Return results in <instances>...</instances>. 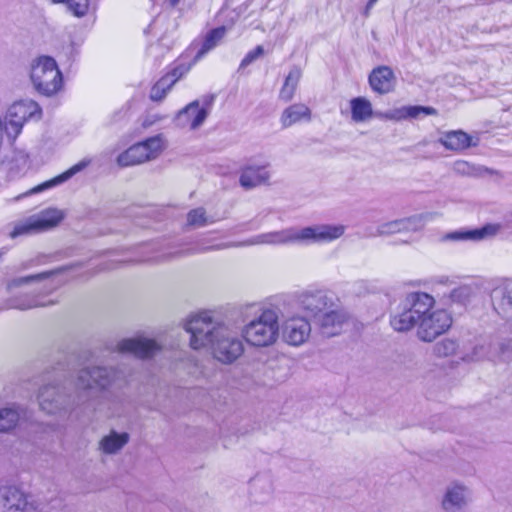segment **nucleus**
Wrapping results in <instances>:
<instances>
[{"label":"nucleus","mask_w":512,"mask_h":512,"mask_svg":"<svg viewBox=\"0 0 512 512\" xmlns=\"http://www.w3.org/2000/svg\"><path fill=\"white\" fill-rule=\"evenodd\" d=\"M348 313L339 308L335 302V306L326 310L320 317H318V324L322 334L330 337L337 335L342 325L348 320Z\"/></svg>","instance_id":"nucleus-18"},{"label":"nucleus","mask_w":512,"mask_h":512,"mask_svg":"<svg viewBox=\"0 0 512 512\" xmlns=\"http://www.w3.org/2000/svg\"><path fill=\"white\" fill-rule=\"evenodd\" d=\"M452 324L451 315L444 309L431 311L419 322L417 336L424 342H432L445 333Z\"/></svg>","instance_id":"nucleus-11"},{"label":"nucleus","mask_w":512,"mask_h":512,"mask_svg":"<svg viewBox=\"0 0 512 512\" xmlns=\"http://www.w3.org/2000/svg\"><path fill=\"white\" fill-rule=\"evenodd\" d=\"M76 265H66L59 268L44 271L37 274L13 278L7 283V290L9 293H14L17 289H23L17 295L8 298L0 310L18 309L28 310L40 306H45L47 303L44 298L51 292L52 287H48L43 282L53 275L60 274L74 268Z\"/></svg>","instance_id":"nucleus-3"},{"label":"nucleus","mask_w":512,"mask_h":512,"mask_svg":"<svg viewBox=\"0 0 512 512\" xmlns=\"http://www.w3.org/2000/svg\"><path fill=\"white\" fill-rule=\"evenodd\" d=\"M1 503L8 512H24L28 507L25 495L15 487L0 491Z\"/></svg>","instance_id":"nucleus-27"},{"label":"nucleus","mask_w":512,"mask_h":512,"mask_svg":"<svg viewBox=\"0 0 512 512\" xmlns=\"http://www.w3.org/2000/svg\"><path fill=\"white\" fill-rule=\"evenodd\" d=\"M161 150L162 139L160 135L153 136L129 147L118 156L117 163L122 167L141 164L156 158Z\"/></svg>","instance_id":"nucleus-8"},{"label":"nucleus","mask_w":512,"mask_h":512,"mask_svg":"<svg viewBox=\"0 0 512 512\" xmlns=\"http://www.w3.org/2000/svg\"><path fill=\"white\" fill-rule=\"evenodd\" d=\"M42 110L33 100L25 99L14 102L7 110L3 127L8 138L15 140L21 133L25 122L41 117Z\"/></svg>","instance_id":"nucleus-7"},{"label":"nucleus","mask_w":512,"mask_h":512,"mask_svg":"<svg viewBox=\"0 0 512 512\" xmlns=\"http://www.w3.org/2000/svg\"><path fill=\"white\" fill-rule=\"evenodd\" d=\"M368 82L374 92L388 94L395 88L396 76L389 66L382 65L371 71Z\"/></svg>","instance_id":"nucleus-21"},{"label":"nucleus","mask_w":512,"mask_h":512,"mask_svg":"<svg viewBox=\"0 0 512 512\" xmlns=\"http://www.w3.org/2000/svg\"><path fill=\"white\" fill-rule=\"evenodd\" d=\"M183 328L190 334L192 349L210 347L214 358L224 364L233 363L244 351L238 333L212 311L191 315Z\"/></svg>","instance_id":"nucleus-2"},{"label":"nucleus","mask_w":512,"mask_h":512,"mask_svg":"<svg viewBox=\"0 0 512 512\" xmlns=\"http://www.w3.org/2000/svg\"><path fill=\"white\" fill-rule=\"evenodd\" d=\"M428 217V214H420L386 222L378 227L377 233L378 235H389L403 231H417L424 226Z\"/></svg>","instance_id":"nucleus-19"},{"label":"nucleus","mask_w":512,"mask_h":512,"mask_svg":"<svg viewBox=\"0 0 512 512\" xmlns=\"http://www.w3.org/2000/svg\"><path fill=\"white\" fill-rule=\"evenodd\" d=\"M179 1L180 0H169V4L170 6L175 7L179 3Z\"/></svg>","instance_id":"nucleus-46"},{"label":"nucleus","mask_w":512,"mask_h":512,"mask_svg":"<svg viewBox=\"0 0 512 512\" xmlns=\"http://www.w3.org/2000/svg\"><path fill=\"white\" fill-rule=\"evenodd\" d=\"M473 288L469 285H462L450 292V299L454 303L466 304L473 295Z\"/></svg>","instance_id":"nucleus-39"},{"label":"nucleus","mask_w":512,"mask_h":512,"mask_svg":"<svg viewBox=\"0 0 512 512\" xmlns=\"http://www.w3.org/2000/svg\"><path fill=\"white\" fill-rule=\"evenodd\" d=\"M264 54V48L257 45L253 50L249 51L242 59L239 69L246 68Z\"/></svg>","instance_id":"nucleus-41"},{"label":"nucleus","mask_w":512,"mask_h":512,"mask_svg":"<svg viewBox=\"0 0 512 512\" xmlns=\"http://www.w3.org/2000/svg\"><path fill=\"white\" fill-rule=\"evenodd\" d=\"M71 368L69 363L58 362L53 367L48 383L38 393V402L42 411L51 415L67 414L74 408L87 405L96 409L98 398L111 402H120L113 391L120 388L123 382L121 372L115 368L103 366L87 367L79 370L77 378H68Z\"/></svg>","instance_id":"nucleus-1"},{"label":"nucleus","mask_w":512,"mask_h":512,"mask_svg":"<svg viewBox=\"0 0 512 512\" xmlns=\"http://www.w3.org/2000/svg\"><path fill=\"white\" fill-rule=\"evenodd\" d=\"M213 222L214 220L206 215L205 209L198 207L188 212L186 226L190 228H199Z\"/></svg>","instance_id":"nucleus-36"},{"label":"nucleus","mask_w":512,"mask_h":512,"mask_svg":"<svg viewBox=\"0 0 512 512\" xmlns=\"http://www.w3.org/2000/svg\"><path fill=\"white\" fill-rule=\"evenodd\" d=\"M512 340L510 339H502L497 340L496 342H484L482 344H476L472 350L471 354H467L464 357V360L468 361H478L484 358L492 359L495 357H506L510 347Z\"/></svg>","instance_id":"nucleus-17"},{"label":"nucleus","mask_w":512,"mask_h":512,"mask_svg":"<svg viewBox=\"0 0 512 512\" xmlns=\"http://www.w3.org/2000/svg\"><path fill=\"white\" fill-rule=\"evenodd\" d=\"M187 71H188L187 67L179 65V66L173 68L166 75H170L171 76V80H175V83H176L177 80L180 79Z\"/></svg>","instance_id":"nucleus-43"},{"label":"nucleus","mask_w":512,"mask_h":512,"mask_svg":"<svg viewBox=\"0 0 512 512\" xmlns=\"http://www.w3.org/2000/svg\"><path fill=\"white\" fill-rule=\"evenodd\" d=\"M159 48H160L159 46L152 47V48H151V51H153L154 49H159Z\"/></svg>","instance_id":"nucleus-49"},{"label":"nucleus","mask_w":512,"mask_h":512,"mask_svg":"<svg viewBox=\"0 0 512 512\" xmlns=\"http://www.w3.org/2000/svg\"><path fill=\"white\" fill-rule=\"evenodd\" d=\"M242 335L248 344L255 347L274 344L279 335L278 312L272 308L263 309L257 318L244 326Z\"/></svg>","instance_id":"nucleus-5"},{"label":"nucleus","mask_w":512,"mask_h":512,"mask_svg":"<svg viewBox=\"0 0 512 512\" xmlns=\"http://www.w3.org/2000/svg\"><path fill=\"white\" fill-rule=\"evenodd\" d=\"M20 418L15 408L0 409V432H7L15 428Z\"/></svg>","instance_id":"nucleus-37"},{"label":"nucleus","mask_w":512,"mask_h":512,"mask_svg":"<svg viewBox=\"0 0 512 512\" xmlns=\"http://www.w3.org/2000/svg\"><path fill=\"white\" fill-rule=\"evenodd\" d=\"M90 162L91 161L89 159H83L80 162H78L77 164H75L72 167H70L65 172L59 174L58 176H56V177H54V178H52V179H50L48 181H45V182L37 185L36 187L32 188L27 193L19 195L16 199L18 200V199H20V198H22V197H24L26 195L40 193V192H42L44 190H47L49 188H52V187H55L57 185L62 184L64 182H66L67 180H69L70 178H72L77 173H79L82 170H84L90 164Z\"/></svg>","instance_id":"nucleus-24"},{"label":"nucleus","mask_w":512,"mask_h":512,"mask_svg":"<svg viewBox=\"0 0 512 512\" xmlns=\"http://www.w3.org/2000/svg\"><path fill=\"white\" fill-rule=\"evenodd\" d=\"M30 78L35 90L44 96L57 93L63 83L62 73L51 56H40L32 62Z\"/></svg>","instance_id":"nucleus-6"},{"label":"nucleus","mask_w":512,"mask_h":512,"mask_svg":"<svg viewBox=\"0 0 512 512\" xmlns=\"http://www.w3.org/2000/svg\"><path fill=\"white\" fill-rule=\"evenodd\" d=\"M471 500L470 490L461 484L449 485L441 500L444 512H465Z\"/></svg>","instance_id":"nucleus-16"},{"label":"nucleus","mask_w":512,"mask_h":512,"mask_svg":"<svg viewBox=\"0 0 512 512\" xmlns=\"http://www.w3.org/2000/svg\"><path fill=\"white\" fill-rule=\"evenodd\" d=\"M311 333V324L303 316H292L282 324L283 340L291 346H300L307 341Z\"/></svg>","instance_id":"nucleus-14"},{"label":"nucleus","mask_w":512,"mask_h":512,"mask_svg":"<svg viewBox=\"0 0 512 512\" xmlns=\"http://www.w3.org/2000/svg\"><path fill=\"white\" fill-rule=\"evenodd\" d=\"M374 6L373 5H370L368 2L366 3L365 7H364V10L362 12L363 16L365 18H368L370 16V13H371V10Z\"/></svg>","instance_id":"nucleus-44"},{"label":"nucleus","mask_w":512,"mask_h":512,"mask_svg":"<svg viewBox=\"0 0 512 512\" xmlns=\"http://www.w3.org/2000/svg\"><path fill=\"white\" fill-rule=\"evenodd\" d=\"M113 268V266L111 265H105L103 268H101L102 270H105V269H111Z\"/></svg>","instance_id":"nucleus-48"},{"label":"nucleus","mask_w":512,"mask_h":512,"mask_svg":"<svg viewBox=\"0 0 512 512\" xmlns=\"http://www.w3.org/2000/svg\"><path fill=\"white\" fill-rule=\"evenodd\" d=\"M128 441L129 434L127 432L118 433L116 431H111L101 439L99 447L105 454H115L121 450Z\"/></svg>","instance_id":"nucleus-30"},{"label":"nucleus","mask_w":512,"mask_h":512,"mask_svg":"<svg viewBox=\"0 0 512 512\" xmlns=\"http://www.w3.org/2000/svg\"><path fill=\"white\" fill-rule=\"evenodd\" d=\"M53 3H61L64 4L72 15L75 17L81 18L88 13L89 10V0H52Z\"/></svg>","instance_id":"nucleus-38"},{"label":"nucleus","mask_w":512,"mask_h":512,"mask_svg":"<svg viewBox=\"0 0 512 512\" xmlns=\"http://www.w3.org/2000/svg\"><path fill=\"white\" fill-rule=\"evenodd\" d=\"M494 311L503 319L512 321V279H499L490 293Z\"/></svg>","instance_id":"nucleus-13"},{"label":"nucleus","mask_w":512,"mask_h":512,"mask_svg":"<svg viewBox=\"0 0 512 512\" xmlns=\"http://www.w3.org/2000/svg\"><path fill=\"white\" fill-rule=\"evenodd\" d=\"M64 218V213L55 208L42 211L38 215H34L27 219L24 223H20L10 232L11 238L20 235L31 234L44 231L57 226Z\"/></svg>","instance_id":"nucleus-10"},{"label":"nucleus","mask_w":512,"mask_h":512,"mask_svg":"<svg viewBox=\"0 0 512 512\" xmlns=\"http://www.w3.org/2000/svg\"><path fill=\"white\" fill-rule=\"evenodd\" d=\"M351 117L355 122H363L373 115L372 105L364 97H356L350 101Z\"/></svg>","instance_id":"nucleus-33"},{"label":"nucleus","mask_w":512,"mask_h":512,"mask_svg":"<svg viewBox=\"0 0 512 512\" xmlns=\"http://www.w3.org/2000/svg\"><path fill=\"white\" fill-rule=\"evenodd\" d=\"M345 231L343 225H330L322 224L315 226H308L302 229H285L282 231H274L259 234L252 238L238 243L233 244V247L240 246H251L259 244H288V243H322L331 242L340 238Z\"/></svg>","instance_id":"nucleus-4"},{"label":"nucleus","mask_w":512,"mask_h":512,"mask_svg":"<svg viewBox=\"0 0 512 512\" xmlns=\"http://www.w3.org/2000/svg\"><path fill=\"white\" fill-rule=\"evenodd\" d=\"M457 347L458 345L454 340L444 339L434 346V353L439 357H447L452 355Z\"/></svg>","instance_id":"nucleus-40"},{"label":"nucleus","mask_w":512,"mask_h":512,"mask_svg":"<svg viewBox=\"0 0 512 512\" xmlns=\"http://www.w3.org/2000/svg\"><path fill=\"white\" fill-rule=\"evenodd\" d=\"M378 1L379 0H368V3L374 6Z\"/></svg>","instance_id":"nucleus-47"},{"label":"nucleus","mask_w":512,"mask_h":512,"mask_svg":"<svg viewBox=\"0 0 512 512\" xmlns=\"http://www.w3.org/2000/svg\"><path fill=\"white\" fill-rule=\"evenodd\" d=\"M174 84L175 80H171L170 75H164L151 88L150 99L156 102L162 101Z\"/></svg>","instance_id":"nucleus-35"},{"label":"nucleus","mask_w":512,"mask_h":512,"mask_svg":"<svg viewBox=\"0 0 512 512\" xmlns=\"http://www.w3.org/2000/svg\"><path fill=\"white\" fill-rule=\"evenodd\" d=\"M213 101L214 96L211 95L205 98L202 107H200L198 100L189 103L178 112L175 118L176 125L182 128L190 126L192 130L197 129L206 120Z\"/></svg>","instance_id":"nucleus-12"},{"label":"nucleus","mask_w":512,"mask_h":512,"mask_svg":"<svg viewBox=\"0 0 512 512\" xmlns=\"http://www.w3.org/2000/svg\"><path fill=\"white\" fill-rule=\"evenodd\" d=\"M301 76V68L293 66L285 78L284 84L280 90L279 98L281 100L288 102L293 98Z\"/></svg>","instance_id":"nucleus-32"},{"label":"nucleus","mask_w":512,"mask_h":512,"mask_svg":"<svg viewBox=\"0 0 512 512\" xmlns=\"http://www.w3.org/2000/svg\"><path fill=\"white\" fill-rule=\"evenodd\" d=\"M270 179L268 164H247L240 172L239 183L246 189L250 190L257 186L267 184Z\"/></svg>","instance_id":"nucleus-20"},{"label":"nucleus","mask_w":512,"mask_h":512,"mask_svg":"<svg viewBox=\"0 0 512 512\" xmlns=\"http://www.w3.org/2000/svg\"><path fill=\"white\" fill-rule=\"evenodd\" d=\"M439 142L448 150L460 151L477 146L478 139L473 141V138L464 131L456 130L445 132Z\"/></svg>","instance_id":"nucleus-25"},{"label":"nucleus","mask_w":512,"mask_h":512,"mask_svg":"<svg viewBox=\"0 0 512 512\" xmlns=\"http://www.w3.org/2000/svg\"><path fill=\"white\" fill-rule=\"evenodd\" d=\"M117 351L121 354H131L140 359H148L160 351V345L147 338H126L117 344Z\"/></svg>","instance_id":"nucleus-15"},{"label":"nucleus","mask_w":512,"mask_h":512,"mask_svg":"<svg viewBox=\"0 0 512 512\" xmlns=\"http://www.w3.org/2000/svg\"><path fill=\"white\" fill-rule=\"evenodd\" d=\"M501 229L498 223H488L482 227L474 229H462L448 233L445 239L452 241H481L494 237Z\"/></svg>","instance_id":"nucleus-22"},{"label":"nucleus","mask_w":512,"mask_h":512,"mask_svg":"<svg viewBox=\"0 0 512 512\" xmlns=\"http://www.w3.org/2000/svg\"><path fill=\"white\" fill-rule=\"evenodd\" d=\"M402 307V311L393 315L390 319V324L395 331L405 332L413 328L416 324L419 325L418 320L414 317L410 310Z\"/></svg>","instance_id":"nucleus-34"},{"label":"nucleus","mask_w":512,"mask_h":512,"mask_svg":"<svg viewBox=\"0 0 512 512\" xmlns=\"http://www.w3.org/2000/svg\"><path fill=\"white\" fill-rule=\"evenodd\" d=\"M226 32L227 29L225 26H219L209 30L203 39L201 48L197 51L195 55V60L200 59L207 52L214 49L224 38Z\"/></svg>","instance_id":"nucleus-31"},{"label":"nucleus","mask_w":512,"mask_h":512,"mask_svg":"<svg viewBox=\"0 0 512 512\" xmlns=\"http://www.w3.org/2000/svg\"><path fill=\"white\" fill-rule=\"evenodd\" d=\"M294 298L298 307L313 317H320L336 301L331 293L321 289H307L296 293Z\"/></svg>","instance_id":"nucleus-9"},{"label":"nucleus","mask_w":512,"mask_h":512,"mask_svg":"<svg viewBox=\"0 0 512 512\" xmlns=\"http://www.w3.org/2000/svg\"><path fill=\"white\" fill-rule=\"evenodd\" d=\"M220 248H221V245L205 247V248L200 249V252H205V251H208V250H217V249H220Z\"/></svg>","instance_id":"nucleus-45"},{"label":"nucleus","mask_w":512,"mask_h":512,"mask_svg":"<svg viewBox=\"0 0 512 512\" xmlns=\"http://www.w3.org/2000/svg\"><path fill=\"white\" fill-rule=\"evenodd\" d=\"M435 115L436 109L430 106L410 105L384 113L382 116L389 120H402L407 118H418L420 115Z\"/></svg>","instance_id":"nucleus-28"},{"label":"nucleus","mask_w":512,"mask_h":512,"mask_svg":"<svg viewBox=\"0 0 512 512\" xmlns=\"http://www.w3.org/2000/svg\"><path fill=\"white\" fill-rule=\"evenodd\" d=\"M453 170L461 175H472L475 172V167L464 160H458L454 163Z\"/></svg>","instance_id":"nucleus-42"},{"label":"nucleus","mask_w":512,"mask_h":512,"mask_svg":"<svg viewBox=\"0 0 512 512\" xmlns=\"http://www.w3.org/2000/svg\"><path fill=\"white\" fill-rule=\"evenodd\" d=\"M434 303V298L425 292H411L402 301L401 305L409 309L410 313L420 322L423 317L431 312Z\"/></svg>","instance_id":"nucleus-23"},{"label":"nucleus","mask_w":512,"mask_h":512,"mask_svg":"<svg viewBox=\"0 0 512 512\" xmlns=\"http://www.w3.org/2000/svg\"><path fill=\"white\" fill-rule=\"evenodd\" d=\"M3 165L11 176H16L29 167V155L24 150L14 149L5 157Z\"/></svg>","instance_id":"nucleus-29"},{"label":"nucleus","mask_w":512,"mask_h":512,"mask_svg":"<svg viewBox=\"0 0 512 512\" xmlns=\"http://www.w3.org/2000/svg\"><path fill=\"white\" fill-rule=\"evenodd\" d=\"M311 120V110L303 103L292 104L282 112L280 122L283 128L291 127L301 121L309 122Z\"/></svg>","instance_id":"nucleus-26"}]
</instances>
